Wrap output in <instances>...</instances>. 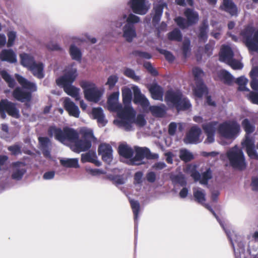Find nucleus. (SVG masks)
Returning a JSON list of instances; mask_svg holds the SVG:
<instances>
[{
  "mask_svg": "<svg viewBox=\"0 0 258 258\" xmlns=\"http://www.w3.org/2000/svg\"><path fill=\"white\" fill-rule=\"evenodd\" d=\"M49 137L54 136L55 140L61 143L67 141L74 143L71 148L74 152L79 153L89 150L92 146V140L94 138L92 131H85L82 133V139H79L78 133L72 128L64 127L62 130L55 126H50L48 129Z\"/></svg>",
  "mask_w": 258,
  "mask_h": 258,
  "instance_id": "obj_1",
  "label": "nucleus"
},
{
  "mask_svg": "<svg viewBox=\"0 0 258 258\" xmlns=\"http://www.w3.org/2000/svg\"><path fill=\"white\" fill-rule=\"evenodd\" d=\"M164 100L170 108H175L178 112L187 110L191 107L188 99L179 90H167L165 94Z\"/></svg>",
  "mask_w": 258,
  "mask_h": 258,
  "instance_id": "obj_2",
  "label": "nucleus"
},
{
  "mask_svg": "<svg viewBox=\"0 0 258 258\" xmlns=\"http://www.w3.org/2000/svg\"><path fill=\"white\" fill-rule=\"evenodd\" d=\"M15 78L22 88L28 91H25L21 87H17L12 92L13 97L21 102H30L32 99V93L37 91L36 85L19 74H15Z\"/></svg>",
  "mask_w": 258,
  "mask_h": 258,
  "instance_id": "obj_3",
  "label": "nucleus"
},
{
  "mask_svg": "<svg viewBox=\"0 0 258 258\" xmlns=\"http://www.w3.org/2000/svg\"><path fill=\"white\" fill-rule=\"evenodd\" d=\"M254 30L253 27L247 26L240 32V35L249 50L258 53V30L255 32Z\"/></svg>",
  "mask_w": 258,
  "mask_h": 258,
  "instance_id": "obj_4",
  "label": "nucleus"
},
{
  "mask_svg": "<svg viewBox=\"0 0 258 258\" xmlns=\"http://www.w3.org/2000/svg\"><path fill=\"white\" fill-rule=\"evenodd\" d=\"M240 131V124L235 120L225 121L219 124L218 132L226 139H234Z\"/></svg>",
  "mask_w": 258,
  "mask_h": 258,
  "instance_id": "obj_5",
  "label": "nucleus"
},
{
  "mask_svg": "<svg viewBox=\"0 0 258 258\" xmlns=\"http://www.w3.org/2000/svg\"><path fill=\"white\" fill-rule=\"evenodd\" d=\"M230 165L234 169L243 170L246 167L244 155L241 149L235 146L227 152Z\"/></svg>",
  "mask_w": 258,
  "mask_h": 258,
  "instance_id": "obj_6",
  "label": "nucleus"
},
{
  "mask_svg": "<svg viewBox=\"0 0 258 258\" xmlns=\"http://www.w3.org/2000/svg\"><path fill=\"white\" fill-rule=\"evenodd\" d=\"M80 86L84 90L85 98L94 102H98L102 95V92L99 90L95 84L86 81L80 83Z\"/></svg>",
  "mask_w": 258,
  "mask_h": 258,
  "instance_id": "obj_7",
  "label": "nucleus"
},
{
  "mask_svg": "<svg viewBox=\"0 0 258 258\" xmlns=\"http://www.w3.org/2000/svg\"><path fill=\"white\" fill-rule=\"evenodd\" d=\"M13 117L19 118L20 116L19 110L16 103L5 99L0 101V116L2 119L7 117L6 113Z\"/></svg>",
  "mask_w": 258,
  "mask_h": 258,
  "instance_id": "obj_8",
  "label": "nucleus"
},
{
  "mask_svg": "<svg viewBox=\"0 0 258 258\" xmlns=\"http://www.w3.org/2000/svg\"><path fill=\"white\" fill-rule=\"evenodd\" d=\"M135 156L130 160V164L139 165L141 161L146 158L147 159H154L158 158L156 154H152L149 148L147 147H135Z\"/></svg>",
  "mask_w": 258,
  "mask_h": 258,
  "instance_id": "obj_9",
  "label": "nucleus"
},
{
  "mask_svg": "<svg viewBox=\"0 0 258 258\" xmlns=\"http://www.w3.org/2000/svg\"><path fill=\"white\" fill-rule=\"evenodd\" d=\"M78 76L77 70L71 68L66 71L63 75L56 79L57 86L63 88L72 85Z\"/></svg>",
  "mask_w": 258,
  "mask_h": 258,
  "instance_id": "obj_10",
  "label": "nucleus"
},
{
  "mask_svg": "<svg viewBox=\"0 0 258 258\" xmlns=\"http://www.w3.org/2000/svg\"><path fill=\"white\" fill-rule=\"evenodd\" d=\"M130 7L135 14L144 15L148 12L150 5L148 0H130Z\"/></svg>",
  "mask_w": 258,
  "mask_h": 258,
  "instance_id": "obj_11",
  "label": "nucleus"
},
{
  "mask_svg": "<svg viewBox=\"0 0 258 258\" xmlns=\"http://www.w3.org/2000/svg\"><path fill=\"white\" fill-rule=\"evenodd\" d=\"M201 134V129L197 125H193L186 133L183 142L186 144H196L199 142Z\"/></svg>",
  "mask_w": 258,
  "mask_h": 258,
  "instance_id": "obj_12",
  "label": "nucleus"
},
{
  "mask_svg": "<svg viewBox=\"0 0 258 258\" xmlns=\"http://www.w3.org/2000/svg\"><path fill=\"white\" fill-rule=\"evenodd\" d=\"M167 7L165 3H159L153 5V8L151 13L152 18V24L157 25L160 21L164 7Z\"/></svg>",
  "mask_w": 258,
  "mask_h": 258,
  "instance_id": "obj_13",
  "label": "nucleus"
},
{
  "mask_svg": "<svg viewBox=\"0 0 258 258\" xmlns=\"http://www.w3.org/2000/svg\"><path fill=\"white\" fill-rule=\"evenodd\" d=\"M112 152L111 146L108 144H101L98 148V154L102 156V159L104 161L108 163L112 161Z\"/></svg>",
  "mask_w": 258,
  "mask_h": 258,
  "instance_id": "obj_14",
  "label": "nucleus"
},
{
  "mask_svg": "<svg viewBox=\"0 0 258 258\" xmlns=\"http://www.w3.org/2000/svg\"><path fill=\"white\" fill-rule=\"evenodd\" d=\"M134 103L140 104L143 108L149 106L150 103L147 98L142 94L140 89L136 86L133 88Z\"/></svg>",
  "mask_w": 258,
  "mask_h": 258,
  "instance_id": "obj_15",
  "label": "nucleus"
},
{
  "mask_svg": "<svg viewBox=\"0 0 258 258\" xmlns=\"http://www.w3.org/2000/svg\"><path fill=\"white\" fill-rule=\"evenodd\" d=\"M64 109L68 112L70 115L75 117H78L80 114L79 107L73 102L70 98H66L63 101Z\"/></svg>",
  "mask_w": 258,
  "mask_h": 258,
  "instance_id": "obj_16",
  "label": "nucleus"
},
{
  "mask_svg": "<svg viewBox=\"0 0 258 258\" xmlns=\"http://www.w3.org/2000/svg\"><path fill=\"white\" fill-rule=\"evenodd\" d=\"M220 9L229 13L231 16L237 15V7L232 0H223L220 6Z\"/></svg>",
  "mask_w": 258,
  "mask_h": 258,
  "instance_id": "obj_17",
  "label": "nucleus"
},
{
  "mask_svg": "<svg viewBox=\"0 0 258 258\" xmlns=\"http://www.w3.org/2000/svg\"><path fill=\"white\" fill-rule=\"evenodd\" d=\"M209 25L207 20H203L199 27V32L197 34L200 42L205 43L208 38V32Z\"/></svg>",
  "mask_w": 258,
  "mask_h": 258,
  "instance_id": "obj_18",
  "label": "nucleus"
},
{
  "mask_svg": "<svg viewBox=\"0 0 258 258\" xmlns=\"http://www.w3.org/2000/svg\"><path fill=\"white\" fill-rule=\"evenodd\" d=\"M44 66L42 62H35L28 69L33 75L39 79H42L44 77Z\"/></svg>",
  "mask_w": 258,
  "mask_h": 258,
  "instance_id": "obj_19",
  "label": "nucleus"
},
{
  "mask_svg": "<svg viewBox=\"0 0 258 258\" xmlns=\"http://www.w3.org/2000/svg\"><path fill=\"white\" fill-rule=\"evenodd\" d=\"M0 59L3 61L15 63L17 61L16 54L12 49H3L0 52Z\"/></svg>",
  "mask_w": 258,
  "mask_h": 258,
  "instance_id": "obj_20",
  "label": "nucleus"
},
{
  "mask_svg": "<svg viewBox=\"0 0 258 258\" xmlns=\"http://www.w3.org/2000/svg\"><path fill=\"white\" fill-rule=\"evenodd\" d=\"M184 15L186 18V20L190 26L196 24L199 20L198 13L194 9L186 8L184 11Z\"/></svg>",
  "mask_w": 258,
  "mask_h": 258,
  "instance_id": "obj_21",
  "label": "nucleus"
},
{
  "mask_svg": "<svg viewBox=\"0 0 258 258\" xmlns=\"http://www.w3.org/2000/svg\"><path fill=\"white\" fill-rule=\"evenodd\" d=\"M123 36L126 40L129 42L133 41V39L136 37V32L134 25L126 24L123 28Z\"/></svg>",
  "mask_w": 258,
  "mask_h": 258,
  "instance_id": "obj_22",
  "label": "nucleus"
},
{
  "mask_svg": "<svg viewBox=\"0 0 258 258\" xmlns=\"http://www.w3.org/2000/svg\"><path fill=\"white\" fill-rule=\"evenodd\" d=\"M233 52L230 46L228 45L222 46L219 53V60L221 61L226 62L233 57Z\"/></svg>",
  "mask_w": 258,
  "mask_h": 258,
  "instance_id": "obj_23",
  "label": "nucleus"
},
{
  "mask_svg": "<svg viewBox=\"0 0 258 258\" xmlns=\"http://www.w3.org/2000/svg\"><path fill=\"white\" fill-rule=\"evenodd\" d=\"M152 98L154 100H163V88L157 84H153L149 88Z\"/></svg>",
  "mask_w": 258,
  "mask_h": 258,
  "instance_id": "obj_24",
  "label": "nucleus"
},
{
  "mask_svg": "<svg viewBox=\"0 0 258 258\" xmlns=\"http://www.w3.org/2000/svg\"><path fill=\"white\" fill-rule=\"evenodd\" d=\"M121 119H125L134 122L136 112L132 107H125L118 114Z\"/></svg>",
  "mask_w": 258,
  "mask_h": 258,
  "instance_id": "obj_25",
  "label": "nucleus"
},
{
  "mask_svg": "<svg viewBox=\"0 0 258 258\" xmlns=\"http://www.w3.org/2000/svg\"><path fill=\"white\" fill-rule=\"evenodd\" d=\"M92 114L94 119H97V122L104 126L107 121L105 120V116L103 110L101 107L94 108L92 111Z\"/></svg>",
  "mask_w": 258,
  "mask_h": 258,
  "instance_id": "obj_26",
  "label": "nucleus"
},
{
  "mask_svg": "<svg viewBox=\"0 0 258 258\" xmlns=\"http://www.w3.org/2000/svg\"><path fill=\"white\" fill-rule=\"evenodd\" d=\"M21 64L28 69L36 61L33 56L27 53H22L20 55Z\"/></svg>",
  "mask_w": 258,
  "mask_h": 258,
  "instance_id": "obj_27",
  "label": "nucleus"
},
{
  "mask_svg": "<svg viewBox=\"0 0 258 258\" xmlns=\"http://www.w3.org/2000/svg\"><path fill=\"white\" fill-rule=\"evenodd\" d=\"M96 156L94 153L87 152L81 155V161L82 163L90 162L99 166L100 163L96 159Z\"/></svg>",
  "mask_w": 258,
  "mask_h": 258,
  "instance_id": "obj_28",
  "label": "nucleus"
},
{
  "mask_svg": "<svg viewBox=\"0 0 258 258\" xmlns=\"http://www.w3.org/2000/svg\"><path fill=\"white\" fill-rule=\"evenodd\" d=\"M119 154L126 159L131 158L134 154L133 150L126 145H121L118 147Z\"/></svg>",
  "mask_w": 258,
  "mask_h": 258,
  "instance_id": "obj_29",
  "label": "nucleus"
},
{
  "mask_svg": "<svg viewBox=\"0 0 258 258\" xmlns=\"http://www.w3.org/2000/svg\"><path fill=\"white\" fill-rule=\"evenodd\" d=\"M208 93V88L202 81L197 83L196 87L194 90V94L198 98H202L205 94Z\"/></svg>",
  "mask_w": 258,
  "mask_h": 258,
  "instance_id": "obj_30",
  "label": "nucleus"
},
{
  "mask_svg": "<svg viewBox=\"0 0 258 258\" xmlns=\"http://www.w3.org/2000/svg\"><path fill=\"white\" fill-rule=\"evenodd\" d=\"M218 77L225 84L228 85H232L233 82V76L226 70L221 71L218 74Z\"/></svg>",
  "mask_w": 258,
  "mask_h": 258,
  "instance_id": "obj_31",
  "label": "nucleus"
},
{
  "mask_svg": "<svg viewBox=\"0 0 258 258\" xmlns=\"http://www.w3.org/2000/svg\"><path fill=\"white\" fill-rule=\"evenodd\" d=\"M63 89L64 91L67 94L74 98L76 101L79 100L80 99L79 95V89L77 88L74 86H72V85L66 86V87Z\"/></svg>",
  "mask_w": 258,
  "mask_h": 258,
  "instance_id": "obj_32",
  "label": "nucleus"
},
{
  "mask_svg": "<svg viewBox=\"0 0 258 258\" xmlns=\"http://www.w3.org/2000/svg\"><path fill=\"white\" fill-rule=\"evenodd\" d=\"M165 107V106L163 104L162 106H151L149 109L153 116L157 117H162L164 116L166 113Z\"/></svg>",
  "mask_w": 258,
  "mask_h": 258,
  "instance_id": "obj_33",
  "label": "nucleus"
},
{
  "mask_svg": "<svg viewBox=\"0 0 258 258\" xmlns=\"http://www.w3.org/2000/svg\"><path fill=\"white\" fill-rule=\"evenodd\" d=\"M38 141L42 147L43 155L48 156L50 155L49 151L47 150L48 145L50 143L49 139L47 137H40L38 138Z\"/></svg>",
  "mask_w": 258,
  "mask_h": 258,
  "instance_id": "obj_34",
  "label": "nucleus"
},
{
  "mask_svg": "<svg viewBox=\"0 0 258 258\" xmlns=\"http://www.w3.org/2000/svg\"><path fill=\"white\" fill-rule=\"evenodd\" d=\"M217 123V121H211L203 124L202 127L205 134H215Z\"/></svg>",
  "mask_w": 258,
  "mask_h": 258,
  "instance_id": "obj_35",
  "label": "nucleus"
},
{
  "mask_svg": "<svg viewBox=\"0 0 258 258\" xmlns=\"http://www.w3.org/2000/svg\"><path fill=\"white\" fill-rule=\"evenodd\" d=\"M168 39L171 41L180 42L182 39V35L180 31L175 28L168 34Z\"/></svg>",
  "mask_w": 258,
  "mask_h": 258,
  "instance_id": "obj_36",
  "label": "nucleus"
},
{
  "mask_svg": "<svg viewBox=\"0 0 258 258\" xmlns=\"http://www.w3.org/2000/svg\"><path fill=\"white\" fill-rule=\"evenodd\" d=\"M241 125L245 132V135H250L255 131V126L247 118L242 121Z\"/></svg>",
  "mask_w": 258,
  "mask_h": 258,
  "instance_id": "obj_37",
  "label": "nucleus"
},
{
  "mask_svg": "<svg viewBox=\"0 0 258 258\" xmlns=\"http://www.w3.org/2000/svg\"><path fill=\"white\" fill-rule=\"evenodd\" d=\"M0 74L2 78L8 84L10 88H14L16 85V82L14 78L5 70L1 71Z\"/></svg>",
  "mask_w": 258,
  "mask_h": 258,
  "instance_id": "obj_38",
  "label": "nucleus"
},
{
  "mask_svg": "<svg viewBox=\"0 0 258 258\" xmlns=\"http://www.w3.org/2000/svg\"><path fill=\"white\" fill-rule=\"evenodd\" d=\"M60 163L61 165L65 167L78 168L79 167L78 160L76 158L62 159L60 160Z\"/></svg>",
  "mask_w": 258,
  "mask_h": 258,
  "instance_id": "obj_39",
  "label": "nucleus"
},
{
  "mask_svg": "<svg viewBox=\"0 0 258 258\" xmlns=\"http://www.w3.org/2000/svg\"><path fill=\"white\" fill-rule=\"evenodd\" d=\"M70 53L73 59L80 61L82 57L81 50L75 45H71L70 48Z\"/></svg>",
  "mask_w": 258,
  "mask_h": 258,
  "instance_id": "obj_40",
  "label": "nucleus"
},
{
  "mask_svg": "<svg viewBox=\"0 0 258 258\" xmlns=\"http://www.w3.org/2000/svg\"><path fill=\"white\" fill-rule=\"evenodd\" d=\"M130 203L134 214V219H138L139 213L140 210V205L138 201L134 200H130Z\"/></svg>",
  "mask_w": 258,
  "mask_h": 258,
  "instance_id": "obj_41",
  "label": "nucleus"
},
{
  "mask_svg": "<svg viewBox=\"0 0 258 258\" xmlns=\"http://www.w3.org/2000/svg\"><path fill=\"white\" fill-rule=\"evenodd\" d=\"M179 158L185 162L190 161L194 159L193 155L186 149H182L180 151Z\"/></svg>",
  "mask_w": 258,
  "mask_h": 258,
  "instance_id": "obj_42",
  "label": "nucleus"
},
{
  "mask_svg": "<svg viewBox=\"0 0 258 258\" xmlns=\"http://www.w3.org/2000/svg\"><path fill=\"white\" fill-rule=\"evenodd\" d=\"M242 145L243 147L245 148V150L255 148L254 140L249 136V135H245L244 140L242 143Z\"/></svg>",
  "mask_w": 258,
  "mask_h": 258,
  "instance_id": "obj_43",
  "label": "nucleus"
},
{
  "mask_svg": "<svg viewBox=\"0 0 258 258\" xmlns=\"http://www.w3.org/2000/svg\"><path fill=\"white\" fill-rule=\"evenodd\" d=\"M122 100L124 104H130L132 99V93L131 90L126 88L122 90Z\"/></svg>",
  "mask_w": 258,
  "mask_h": 258,
  "instance_id": "obj_44",
  "label": "nucleus"
},
{
  "mask_svg": "<svg viewBox=\"0 0 258 258\" xmlns=\"http://www.w3.org/2000/svg\"><path fill=\"white\" fill-rule=\"evenodd\" d=\"M174 21L177 25L182 30L187 28L189 26H190L187 20L180 16L176 17L174 19Z\"/></svg>",
  "mask_w": 258,
  "mask_h": 258,
  "instance_id": "obj_45",
  "label": "nucleus"
},
{
  "mask_svg": "<svg viewBox=\"0 0 258 258\" xmlns=\"http://www.w3.org/2000/svg\"><path fill=\"white\" fill-rule=\"evenodd\" d=\"M212 177V171L210 169L203 172L201 175L200 183L202 184H207L208 181Z\"/></svg>",
  "mask_w": 258,
  "mask_h": 258,
  "instance_id": "obj_46",
  "label": "nucleus"
},
{
  "mask_svg": "<svg viewBox=\"0 0 258 258\" xmlns=\"http://www.w3.org/2000/svg\"><path fill=\"white\" fill-rule=\"evenodd\" d=\"M182 54L184 58L187 56V54L190 51V41L189 39H184L181 47Z\"/></svg>",
  "mask_w": 258,
  "mask_h": 258,
  "instance_id": "obj_47",
  "label": "nucleus"
},
{
  "mask_svg": "<svg viewBox=\"0 0 258 258\" xmlns=\"http://www.w3.org/2000/svg\"><path fill=\"white\" fill-rule=\"evenodd\" d=\"M157 51L160 53L164 55L165 59L169 62H172L174 59L175 57L173 55V54L170 52L169 51H168L165 49H161V48H158L157 49Z\"/></svg>",
  "mask_w": 258,
  "mask_h": 258,
  "instance_id": "obj_48",
  "label": "nucleus"
},
{
  "mask_svg": "<svg viewBox=\"0 0 258 258\" xmlns=\"http://www.w3.org/2000/svg\"><path fill=\"white\" fill-rule=\"evenodd\" d=\"M22 147L18 143L12 146H9L8 150L11 152V154L13 156H17L22 153Z\"/></svg>",
  "mask_w": 258,
  "mask_h": 258,
  "instance_id": "obj_49",
  "label": "nucleus"
},
{
  "mask_svg": "<svg viewBox=\"0 0 258 258\" xmlns=\"http://www.w3.org/2000/svg\"><path fill=\"white\" fill-rule=\"evenodd\" d=\"M234 70H240L243 68V64L238 60L233 57L226 62Z\"/></svg>",
  "mask_w": 258,
  "mask_h": 258,
  "instance_id": "obj_50",
  "label": "nucleus"
},
{
  "mask_svg": "<svg viewBox=\"0 0 258 258\" xmlns=\"http://www.w3.org/2000/svg\"><path fill=\"white\" fill-rule=\"evenodd\" d=\"M172 181L174 183H178L182 186L186 185V181L183 175H176L174 176L172 179Z\"/></svg>",
  "mask_w": 258,
  "mask_h": 258,
  "instance_id": "obj_51",
  "label": "nucleus"
},
{
  "mask_svg": "<svg viewBox=\"0 0 258 258\" xmlns=\"http://www.w3.org/2000/svg\"><path fill=\"white\" fill-rule=\"evenodd\" d=\"M194 196L196 201L200 204H202L206 201L205 194L201 190L195 191Z\"/></svg>",
  "mask_w": 258,
  "mask_h": 258,
  "instance_id": "obj_52",
  "label": "nucleus"
},
{
  "mask_svg": "<svg viewBox=\"0 0 258 258\" xmlns=\"http://www.w3.org/2000/svg\"><path fill=\"white\" fill-rule=\"evenodd\" d=\"M26 172V170L25 168L17 169L16 171H14L12 173V178L13 179L19 180L22 178L24 174Z\"/></svg>",
  "mask_w": 258,
  "mask_h": 258,
  "instance_id": "obj_53",
  "label": "nucleus"
},
{
  "mask_svg": "<svg viewBox=\"0 0 258 258\" xmlns=\"http://www.w3.org/2000/svg\"><path fill=\"white\" fill-rule=\"evenodd\" d=\"M123 74L132 79H133L135 81H138L140 80V77L136 76L135 71L130 68H126L124 70Z\"/></svg>",
  "mask_w": 258,
  "mask_h": 258,
  "instance_id": "obj_54",
  "label": "nucleus"
},
{
  "mask_svg": "<svg viewBox=\"0 0 258 258\" xmlns=\"http://www.w3.org/2000/svg\"><path fill=\"white\" fill-rule=\"evenodd\" d=\"M134 123L140 127H143L146 124V120L143 114H139L137 115L136 118H135Z\"/></svg>",
  "mask_w": 258,
  "mask_h": 258,
  "instance_id": "obj_55",
  "label": "nucleus"
},
{
  "mask_svg": "<svg viewBox=\"0 0 258 258\" xmlns=\"http://www.w3.org/2000/svg\"><path fill=\"white\" fill-rule=\"evenodd\" d=\"M133 54L136 56H139L140 58L145 59H150L152 57L151 54L147 52H144L140 50H134L132 52Z\"/></svg>",
  "mask_w": 258,
  "mask_h": 258,
  "instance_id": "obj_56",
  "label": "nucleus"
},
{
  "mask_svg": "<svg viewBox=\"0 0 258 258\" xmlns=\"http://www.w3.org/2000/svg\"><path fill=\"white\" fill-rule=\"evenodd\" d=\"M144 67L153 76H157L158 75L157 71L153 68L150 62H146L144 63Z\"/></svg>",
  "mask_w": 258,
  "mask_h": 258,
  "instance_id": "obj_57",
  "label": "nucleus"
},
{
  "mask_svg": "<svg viewBox=\"0 0 258 258\" xmlns=\"http://www.w3.org/2000/svg\"><path fill=\"white\" fill-rule=\"evenodd\" d=\"M118 81V77L115 75H111L109 77L106 85L109 86V89H112Z\"/></svg>",
  "mask_w": 258,
  "mask_h": 258,
  "instance_id": "obj_58",
  "label": "nucleus"
},
{
  "mask_svg": "<svg viewBox=\"0 0 258 258\" xmlns=\"http://www.w3.org/2000/svg\"><path fill=\"white\" fill-rule=\"evenodd\" d=\"M190 176L194 179L195 181L197 182L199 181L200 182L201 175L199 172L196 169L195 166L192 167V169L190 170Z\"/></svg>",
  "mask_w": 258,
  "mask_h": 258,
  "instance_id": "obj_59",
  "label": "nucleus"
},
{
  "mask_svg": "<svg viewBox=\"0 0 258 258\" xmlns=\"http://www.w3.org/2000/svg\"><path fill=\"white\" fill-rule=\"evenodd\" d=\"M120 124L124 128V130L126 131H130L132 130L133 123L134 122L130 121L125 119H121L119 121Z\"/></svg>",
  "mask_w": 258,
  "mask_h": 258,
  "instance_id": "obj_60",
  "label": "nucleus"
},
{
  "mask_svg": "<svg viewBox=\"0 0 258 258\" xmlns=\"http://www.w3.org/2000/svg\"><path fill=\"white\" fill-rule=\"evenodd\" d=\"M140 21V17L133 14H129L126 19L127 24H131L132 25L139 22Z\"/></svg>",
  "mask_w": 258,
  "mask_h": 258,
  "instance_id": "obj_61",
  "label": "nucleus"
},
{
  "mask_svg": "<svg viewBox=\"0 0 258 258\" xmlns=\"http://www.w3.org/2000/svg\"><path fill=\"white\" fill-rule=\"evenodd\" d=\"M248 157L252 159L258 160V154L255 150V148H252L245 150Z\"/></svg>",
  "mask_w": 258,
  "mask_h": 258,
  "instance_id": "obj_62",
  "label": "nucleus"
},
{
  "mask_svg": "<svg viewBox=\"0 0 258 258\" xmlns=\"http://www.w3.org/2000/svg\"><path fill=\"white\" fill-rule=\"evenodd\" d=\"M8 41L7 43V46L8 47L12 46L15 40L16 34V33L14 31H10L8 34Z\"/></svg>",
  "mask_w": 258,
  "mask_h": 258,
  "instance_id": "obj_63",
  "label": "nucleus"
},
{
  "mask_svg": "<svg viewBox=\"0 0 258 258\" xmlns=\"http://www.w3.org/2000/svg\"><path fill=\"white\" fill-rule=\"evenodd\" d=\"M249 99L251 102L258 105V93L251 91L249 95Z\"/></svg>",
  "mask_w": 258,
  "mask_h": 258,
  "instance_id": "obj_64",
  "label": "nucleus"
}]
</instances>
